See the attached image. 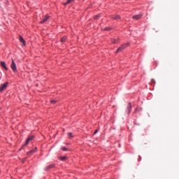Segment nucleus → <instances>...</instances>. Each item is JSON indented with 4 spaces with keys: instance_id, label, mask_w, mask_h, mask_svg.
<instances>
[{
    "instance_id": "nucleus-11",
    "label": "nucleus",
    "mask_w": 179,
    "mask_h": 179,
    "mask_svg": "<svg viewBox=\"0 0 179 179\" xmlns=\"http://www.w3.org/2000/svg\"><path fill=\"white\" fill-rule=\"evenodd\" d=\"M112 19H114V20H118V19H120V15H112Z\"/></svg>"
},
{
    "instance_id": "nucleus-9",
    "label": "nucleus",
    "mask_w": 179,
    "mask_h": 179,
    "mask_svg": "<svg viewBox=\"0 0 179 179\" xmlns=\"http://www.w3.org/2000/svg\"><path fill=\"white\" fill-rule=\"evenodd\" d=\"M19 40H20V42H21L23 44V45H26V41H24V39L22 36H20Z\"/></svg>"
},
{
    "instance_id": "nucleus-8",
    "label": "nucleus",
    "mask_w": 179,
    "mask_h": 179,
    "mask_svg": "<svg viewBox=\"0 0 179 179\" xmlns=\"http://www.w3.org/2000/svg\"><path fill=\"white\" fill-rule=\"evenodd\" d=\"M1 66L6 71H8V67H6V63H5V62H1Z\"/></svg>"
},
{
    "instance_id": "nucleus-17",
    "label": "nucleus",
    "mask_w": 179,
    "mask_h": 179,
    "mask_svg": "<svg viewBox=\"0 0 179 179\" xmlns=\"http://www.w3.org/2000/svg\"><path fill=\"white\" fill-rule=\"evenodd\" d=\"M66 159V157H59V160H62V161H65V159Z\"/></svg>"
},
{
    "instance_id": "nucleus-21",
    "label": "nucleus",
    "mask_w": 179,
    "mask_h": 179,
    "mask_svg": "<svg viewBox=\"0 0 179 179\" xmlns=\"http://www.w3.org/2000/svg\"><path fill=\"white\" fill-rule=\"evenodd\" d=\"M105 30H106V31H110V30H111V28H110V27H106V28H105Z\"/></svg>"
},
{
    "instance_id": "nucleus-4",
    "label": "nucleus",
    "mask_w": 179,
    "mask_h": 179,
    "mask_svg": "<svg viewBox=\"0 0 179 179\" xmlns=\"http://www.w3.org/2000/svg\"><path fill=\"white\" fill-rule=\"evenodd\" d=\"M142 16H143V15L142 14L136 15L133 16L132 19H134V20H141L142 19Z\"/></svg>"
},
{
    "instance_id": "nucleus-10",
    "label": "nucleus",
    "mask_w": 179,
    "mask_h": 179,
    "mask_svg": "<svg viewBox=\"0 0 179 179\" xmlns=\"http://www.w3.org/2000/svg\"><path fill=\"white\" fill-rule=\"evenodd\" d=\"M75 0H67L66 3H64V6H66V5H69V3H72Z\"/></svg>"
},
{
    "instance_id": "nucleus-18",
    "label": "nucleus",
    "mask_w": 179,
    "mask_h": 179,
    "mask_svg": "<svg viewBox=\"0 0 179 179\" xmlns=\"http://www.w3.org/2000/svg\"><path fill=\"white\" fill-rule=\"evenodd\" d=\"M62 150H63L64 152H67L68 148L66 147H63L62 148Z\"/></svg>"
},
{
    "instance_id": "nucleus-6",
    "label": "nucleus",
    "mask_w": 179,
    "mask_h": 179,
    "mask_svg": "<svg viewBox=\"0 0 179 179\" xmlns=\"http://www.w3.org/2000/svg\"><path fill=\"white\" fill-rule=\"evenodd\" d=\"M48 19H50V15H45L43 17V20L41 21L40 23L41 24L45 23V22H47V20H48Z\"/></svg>"
},
{
    "instance_id": "nucleus-2",
    "label": "nucleus",
    "mask_w": 179,
    "mask_h": 179,
    "mask_svg": "<svg viewBox=\"0 0 179 179\" xmlns=\"http://www.w3.org/2000/svg\"><path fill=\"white\" fill-rule=\"evenodd\" d=\"M10 68H11L12 71H13V72H16V71H17L16 64L15 63V60H13V59H12Z\"/></svg>"
},
{
    "instance_id": "nucleus-5",
    "label": "nucleus",
    "mask_w": 179,
    "mask_h": 179,
    "mask_svg": "<svg viewBox=\"0 0 179 179\" xmlns=\"http://www.w3.org/2000/svg\"><path fill=\"white\" fill-rule=\"evenodd\" d=\"M125 48H127V45H122L121 47H120L116 52L118 53V52H121L122 51H124V50H125Z\"/></svg>"
},
{
    "instance_id": "nucleus-13",
    "label": "nucleus",
    "mask_w": 179,
    "mask_h": 179,
    "mask_svg": "<svg viewBox=\"0 0 179 179\" xmlns=\"http://www.w3.org/2000/svg\"><path fill=\"white\" fill-rule=\"evenodd\" d=\"M36 150H37V148H36L34 150H31L28 152V155H33V153H36Z\"/></svg>"
},
{
    "instance_id": "nucleus-19",
    "label": "nucleus",
    "mask_w": 179,
    "mask_h": 179,
    "mask_svg": "<svg viewBox=\"0 0 179 179\" xmlns=\"http://www.w3.org/2000/svg\"><path fill=\"white\" fill-rule=\"evenodd\" d=\"M57 100H52V101H50V103H52V104H55V103H57Z\"/></svg>"
},
{
    "instance_id": "nucleus-14",
    "label": "nucleus",
    "mask_w": 179,
    "mask_h": 179,
    "mask_svg": "<svg viewBox=\"0 0 179 179\" xmlns=\"http://www.w3.org/2000/svg\"><path fill=\"white\" fill-rule=\"evenodd\" d=\"M117 41H118V39H117V38L111 39V43H113V44H117Z\"/></svg>"
},
{
    "instance_id": "nucleus-22",
    "label": "nucleus",
    "mask_w": 179,
    "mask_h": 179,
    "mask_svg": "<svg viewBox=\"0 0 179 179\" xmlns=\"http://www.w3.org/2000/svg\"><path fill=\"white\" fill-rule=\"evenodd\" d=\"M98 131H99V130H97V129H96V130H95V131H94V135H96V133L98 132Z\"/></svg>"
},
{
    "instance_id": "nucleus-1",
    "label": "nucleus",
    "mask_w": 179,
    "mask_h": 179,
    "mask_svg": "<svg viewBox=\"0 0 179 179\" xmlns=\"http://www.w3.org/2000/svg\"><path fill=\"white\" fill-rule=\"evenodd\" d=\"M8 85H9V83L6 82L3 84H1L0 85V92H3V90H6V87H8Z\"/></svg>"
},
{
    "instance_id": "nucleus-12",
    "label": "nucleus",
    "mask_w": 179,
    "mask_h": 179,
    "mask_svg": "<svg viewBox=\"0 0 179 179\" xmlns=\"http://www.w3.org/2000/svg\"><path fill=\"white\" fill-rule=\"evenodd\" d=\"M131 108H132V106L131 105V103H129L128 106H127V110L129 111V113H131Z\"/></svg>"
},
{
    "instance_id": "nucleus-15",
    "label": "nucleus",
    "mask_w": 179,
    "mask_h": 179,
    "mask_svg": "<svg viewBox=\"0 0 179 179\" xmlns=\"http://www.w3.org/2000/svg\"><path fill=\"white\" fill-rule=\"evenodd\" d=\"M65 41H66V36H64L61 38L62 43H65Z\"/></svg>"
},
{
    "instance_id": "nucleus-16",
    "label": "nucleus",
    "mask_w": 179,
    "mask_h": 179,
    "mask_svg": "<svg viewBox=\"0 0 179 179\" xmlns=\"http://www.w3.org/2000/svg\"><path fill=\"white\" fill-rule=\"evenodd\" d=\"M67 135H68L69 139H71V138H73V135L72 134L71 132H69V133L67 134Z\"/></svg>"
},
{
    "instance_id": "nucleus-23",
    "label": "nucleus",
    "mask_w": 179,
    "mask_h": 179,
    "mask_svg": "<svg viewBox=\"0 0 179 179\" xmlns=\"http://www.w3.org/2000/svg\"><path fill=\"white\" fill-rule=\"evenodd\" d=\"M0 80H1V77H0Z\"/></svg>"
},
{
    "instance_id": "nucleus-20",
    "label": "nucleus",
    "mask_w": 179,
    "mask_h": 179,
    "mask_svg": "<svg viewBox=\"0 0 179 179\" xmlns=\"http://www.w3.org/2000/svg\"><path fill=\"white\" fill-rule=\"evenodd\" d=\"M99 17H100V15H96V16L94 17V19H95L96 20H97V19H99Z\"/></svg>"
},
{
    "instance_id": "nucleus-7",
    "label": "nucleus",
    "mask_w": 179,
    "mask_h": 179,
    "mask_svg": "<svg viewBox=\"0 0 179 179\" xmlns=\"http://www.w3.org/2000/svg\"><path fill=\"white\" fill-rule=\"evenodd\" d=\"M55 166V165H54V164H50V165L46 166V167L45 168V171H48V170H50V169H54Z\"/></svg>"
},
{
    "instance_id": "nucleus-3",
    "label": "nucleus",
    "mask_w": 179,
    "mask_h": 179,
    "mask_svg": "<svg viewBox=\"0 0 179 179\" xmlns=\"http://www.w3.org/2000/svg\"><path fill=\"white\" fill-rule=\"evenodd\" d=\"M34 139V136H30L27 138L24 146H26V145H29V142L33 141Z\"/></svg>"
}]
</instances>
